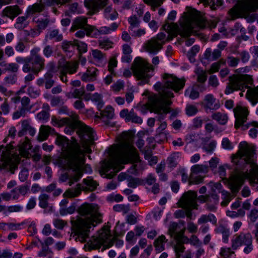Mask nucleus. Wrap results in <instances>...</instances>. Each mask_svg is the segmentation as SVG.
<instances>
[{
	"label": "nucleus",
	"mask_w": 258,
	"mask_h": 258,
	"mask_svg": "<svg viewBox=\"0 0 258 258\" xmlns=\"http://www.w3.org/2000/svg\"><path fill=\"white\" fill-rule=\"evenodd\" d=\"M208 171V167L207 165L196 164L192 166L191 173L198 175L201 173H206Z\"/></svg>",
	"instance_id": "79ce46f5"
},
{
	"label": "nucleus",
	"mask_w": 258,
	"mask_h": 258,
	"mask_svg": "<svg viewBox=\"0 0 258 258\" xmlns=\"http://www.w3.org/2000/svg\"><path fill=\"white\" fill-rule=\"evenodd\" d=\"M98 70L96 68H90L83 74L81 79L84 82L93 81L96 80V72Z\"/></svg>",
	"instance_id": "72a5a7b5"
},
{
	"label": "nucleus",
	"mask_w": 258,
	"mask_h": 258,
	"mask_svg": "<svg viewBox=\"0 0 258 258\" xmlns=\"http://www.w3.org/2000/svg\"><path fill=\"white\" fill-rule=\"evenodd\" d=\"M83 182L85 186H82V189L84 191H93L98 185V183L90 177L84 179Z\"/></svg>",
	"instance_id": "2f4dec72"
},
{
	"label": "nucleus",
	"mask_w": 258,
	"mask_h": 258,
	"mask_svg": "<svg viewBox=\"0 0 258 258\" xmlns=\"http://www.w3.org/2000/svg\"><path fill=\"white\" fill-rule=\"evenodd\" d=\"M48 37L50 39H55L56 41H60L62 39V35L59 34V31L57 29H54L50 31L49 34L45 36V40L46 42L47 41Z\"/></svg>",
	"instance_id": "de8ad7c7"
},
{
	"label": "nucleus",
	"mask_w": 258,
	"mask_h": 258,
	"mask_svg": "<svg viewBox=\"0 0 258 258\" xmlns=\"http://www.w3.org/2000/svg\"><path fill=\"white\" fill-rule=\"evenodd\" d=\"M62 49L67 53H69V57H71L75 50V43L71 41H64L61 45Z\"/></svg>",
	"instance_id": "49530a36"
},
{
	"label": "nucleus",
	"mask_w": 258,
	"mask_h": 258,
	"mask_svg": "<svg viewBox=\"0 0 258 258\" xmlns=\"http://www.w3.org/2000/svg\"><path fill=\"white\" fill-rule=\"evenodd\" d=\"M246 93V99L251 102L252 105L258 103V86L250 87L247 86Z\"/></svg>",
	"instance_id": "cd10ccee"
},
{
	"label": "nucleus",
	"mask_w": 258,
	"mask_h": 258,
	"mask_svg": "<svg viewBox=\"0 0 258 258\" xmlns=\"http://www.w3.org/2000/svg\"><path fill=\"white\" fill-rule=\"evenodd\" d=\"M11 141L6 146H0V162L4 167L9 166L12 173L17 168L20 161V158L15 153L14 148Z\"/></svg>",
	"instance_id": "ddd939ff"
},
{
	"label": "nucleus",
	"mask_w": 258,
	"mask_h": 258,
	"mask_svg": "<svg viewBox=\"0 0 258 258\" xmlns=\"http://www.w3.org/2000/svg\"><path fill=\"white\" fill-rule=\"evenodd\" d=\"M108 156V160L101 162L99 171L102 176L105 175V177L108 179L112 178L121 169V164L132 163L133 168L131 172L135 174L145 168V164L133 145L132 138L126 134L122 135V140L118 145L109 149Z\"/></svg>",
	"instance_id": "f03ea898"
},
{
	"label": "nucleus",
	"mask_w": 258,
	"mask_h": 258,
	"mask_svg": "<svg viewBox=\"0 0 258 258\" xmlns=\"http://www.w3.org/2000/svg\"><path fill=\"white\" fill-rule=\"evenodd\" d=\"M202 105L206 112L216 110L220 107L219 101L211 94L206 95L202 102Z\"/></svg>",
	"instance_id": "4be33fe9"
},
{
	"label": "nucleus",
	"mask_w": 258,
	"mask_h": 258,
	"mask_svg": "<svg viewBox=\"0 0 258 258\" xmlns=\"http://www.w3.org/2000/svg\"><path fill=\"white\" fill-rule=\"evenodd\" d=\"M128 22L130 24L129 30L133 31L135 28H137L140 25V21L136 16H132L128 18Z\"/></svg>",
	"instance_id": "864d4df0"
},
{
	"label": "nucleus",
	"mask_w": 258,
	"mask_h": 258,
	"mask_svg": "<svg viewBox=\"0 0 258 258\" xmlns=\"http://www.w3.org/2000/svg\"><path fill=\"white\" fill-rule=\"evenodd\" d=\"M109 227L104 226L96 236H93L88 242L89 250L99 249L102 245L103 249H105L112 246L114 243L117 247L123 245V241L115 237H112Z\"/></svg>",
	"instance_id": "1a4fd4ad"
},
{
	"label": "nucleus",
	"mask_w": 258,
	"mask_h": 258,
	"mask_svg": "<svg viewBox=\"0 0 258 258\" xmlns=\"http://www.w3.org/2000/svg\"><path fill=\"white\" fill-rule=\"evenodd\" d=\"M79 68L78 61H67L64 57H62L58 61V68L59 70V78L66 84L68 82V74L72 75L76 73Z\"/></svg>",
	"instance_id": "dca6fc26"
},
{
	"label": "nucleus",
	"mask_w": 258,
	"mask_h": 258,
	"mask_svg": "<svg viewBox=\"0 0 258 258\" xmlns=\"http://www.w3.org/2000/svg\"><path fill=\"white\" fill-rule=\"evenodd\" d=\"M185 230V228L183 227V228L179 231V233H177L174 236V239L176 241L182 243L183 245L184 243H188L190 242V238L184 235Z\"/></svg>",
	"instance_id": "58836bf2"
},
{
	"label": "nucleus",
	"mask_w": 258,
	"mask_h": 258,
	"mask_svg": "<svg viewBox=\"0 0 258 258\" xmlns=\"http://www.w3.org/2000/svg\"><path fill=\"white\" fill-rule=\"evenodd\" d=\"M166 242L167 240L164 235L159 236L155 240L154 244L157 252H160L164 250V244Z\"/></svg>",
	"instance_id": "c9c22d12"
},
{
	"label": "nucleus",
	"mask_w": 258,
	"mask_h": 258,
	"mask_svg": "<svg viewBox=\"0 0 258 258\" xmlns=\"http://www.w3.org/2000/svg\"><path fill=\"white\" fill-rule=\"evenodd\" d=\"M45 6L42 3H35L32 6H30L27 10V13L28 15H33L36 13H40L44 9Z\"/></svg>",
	"instance_id": "e433bc0d"
},
{
	"label": "nucleus",
	"mask_w": 258,
	"mask_h": 258,
	"mask_svg": "<svg viewBox=\"0 0 258 258\" xmlns=\"http://www.w3.org/2000/svg\"><path fill=\"white\" fill-rule=\"evenodd\" d=\"M221 55V51L218 49H214L213 51L211 49L207 48L205 52L204 57L209 61H214L218 59Z\"/></svg>",
	"instance_id": "7c9ffc66"
},
{
	"label": "nucleus",
	"mask_w": 258,
	"mask_h": 258,
	"mask_svg": "<svg viewBox=\"0 0 258 258\" xmlns=\"http://www.w3.org/2000/svg\"><path fill=\"white\" fill-rule=\"evenodd\" d=\"M208 222H210L213 224H216L217 219L214 215L209 214L208 215H202L198 221V222L199 224L206 223Z\"/></svg>",
	"instance_id": "a19ab883"
},
{
	"label": "nucleus",
	"mask_w": 258,
	"mask_h": 258,
	"mask_svg": "<svg viewBox=\"0 0 258 258\" xmlns=\"http://www.w3.org/2000/svg\"><path fill=\"white\" fill-rule=\"evenodd\" d=\"M92 55L95 61L97 63L100 64L102 63L103 60L106 58L105 54L98 49L92 50Z\"/></svg>",
	"instance_id": "ea45409f"
},
{
	"label": "nucleus",
	"mask_w": 258,
	"mask_h": 258,
	"mask_svg": "<svg viewBox=\"0 0 258 258\" xmlns=\"http://www.w3.org/2000/svg\"><path fill=\"white\" fill-rule=\"evenodd\" d=\"M95 27L88 24V19L85 17L80 16L76 18L73 21L71 31H77L75 36L78 38H83L85 35L90 36Z\"/></svg>",
	"instance_id": "2eb2a0df"
},
{
	"label": "nucleus",
	"mask_w": 258,
	"mask_h": 258,
	"mask_svg": "<svg viewBox=\"0 0 258 258\" xmlns=\"http://www.w3.org/2000/svg\"><path fill=\"white\" fill-rule=\"evenodd\" d=\"M197 200H198L197 192L188 190L182 195L177 204L182 208H197Z\"/></svg>",
	"instance_id": "6ab92c4d"
},
{
	"label": "nucleus",
	"mask_w": 258,
	"mask_h": 258,
	"mask_svg": "<svg viewBox=\"0 0 258 258\" xmlns=\"http://www.w3.org/2000/svg\"><path fill=\"white\" fill-rule=\"evenodd\" d=\"M185 95L188 96L191 99H195L199 97V93L195 89L191 88L186 90Z\"/></svg>",
	"instance_id": "e2e57ef3"
},
{
	"label": "nucleus",
	"mask_w": 258,
	"mask_h": 258,
	"mask_svg": "<svg viewBox=\"0 0 258 258\" xmlns=\"http://www.w3.org/2000/svg\"><path fill=\"white\" fill-rule=\"evenodd\" d=\"M40 48L34 47L30 51V55L28 56V64H24L23 71L25 73L30 72L37 75L44 69L45 59L40 54Z\"/></svg>",
	"instance_id": "4468645a"
},
{
	"label": "nucleus",
	"mask_w": 258,
	"mask_h": 258,
	"mask_svg": "<svg viewBox=\"0 0 258 258\" xmlns=\"http://www.w3.org/2000/svg\"><path fill=\"white\" fill-rule=\"evenodd\" d=\"M108 0H85V6L94 12H98L105 7Z\"/></svg>",
	"instance_id": "b1692460"
},
{
	"label": "nucleus",
	"mask_w": 258,
	"mask_h": 258,
	"mask_svg": "<svg viewBox=\"0 0 258 258\" xmlns=\"http://www.w3.org/2000/svg\"><path fill=\"white\" fill-rule=\"evenodd\" d=\"M212 117L221 124H225L228 120V116L226 114L219 112L213 114Z\"/></svg>",
	"instance_id": "37998d69"
},
{
	"label": "nucleus",
	"mask_w": 258,
	"mask_h": 258,
	"mask_svg": "<svg viewBox=\"0 0 258 258\" xmlns=\"http://www.w3.org/2000/svg\"><path fill=\"white\" fill-rule=\"evenodd\" d=\"M114 116V109L110 106H107L100 112V116L96 115V117L104 119L105 118L108 119L113 118Z\"/></svg>",
	"instance_id": "f704fd0d"
},
{
	"label": "nucleus",
	"mask_w": 258,
	"mask_h": 258,
	"mask_svg": "<svg viewBox=\"0 0 258 258\" xmlns=\"http://www.w3.org/2000/svg\"><path fill=\"white\" fill-rule=\"evenodd\" d=\"M113 43L108 39H103L98 41L99 46L101 48L107 50L112 47Z\"/></svg>",
	"instance_id": "052dcab7"
},
{
	"label": "nucleus",
	"mask_w": 258,
	"mask_h": 258,
	"mask_svg": "<svg viewBox=\"0 0 258 258\" xmlns=\"http://www.w3.org/2000/svg\"><path fill=\"white\" fill-rule=\"evenodd\" d=\"M84 88L79 89H75L72 92L69 93L67 96L69 98H80L84 94Z\"/></svg>",
	"instance_id": "6e6d98bb"
},
{
	"label": "nucleus",
	"mask_w": 258,
	"mask_h": 258,
	"mask_svg": "<svg viewBox=\"0 0 258 258\" xmlns=\"http://www.w3.org/2000/svg\"><path fill=\"white\" fill-rule=\"evenodd\" d=\"M52 223L55 228L58 230H62L68 225L67 221L58 218L53 219Z\"/></svg>",
	"instance_id": "5fc2aeb1"
},
{
	"label": "nucleus",
	"mask_w": 258,
	"mask_h": 258,
	"mask_svg": "<svg viewBox=\"0 0 258 258\" xmlns=\"http://www.w3.org/2000/svg\"><path fill=\"white\" fill-rule=\"evenodd\" d=\"M28 110L21 107L18 110L14 112L13 114V118L17 119L21 117H25Z\"/></svg>",
	"instance_id": "338daca9"
},
{
	"label": "nucleus",
	"mask_w": 258,
	"mask_h": 258,
	"mask_svg": "<svg viewBox=\"0 0 258 258\" xmlns=\"http://www.w3.org/2000/svg\"><path fill=\"white\" fill-rule=\"evenodd\" d=\"M252 237L249 233H240L235 235L232 240V248L236 249L240 246H245L243 251L248 254L253 250Z\"/></svg>",
	"instance_id": "f3484780"
},
{
	"label": "nucleus",
	"mask_w": 258,
	"mask_h": 258,
	"mask_svg": "<svg viewBox=\"0 0 258 258\" xmlns=\"http://www.w3.org/2000/svg\"><path fill=\"white\" fill-rule=\"evenodd\" d=\"M117 61L115 57L110 58L108 64V70L111 75H115L114 68L117 66Z\"/></svg>",
	"instance_id": "69168bd1"
},
{
	"label": "nucleus",
	"mask_w": 258,
	"mask_h": 258,
	"mask_svg": "<svg viewBox=\"0 0 258 258\" xmlns=\"http://www.w3.org/2000/svg\"><path fill=\"white\" fill-rule=\"evenodd\" d=\"M179 157V153H174L168 157V164L170 167H175L177 164V159Z\"/></svg>",
	"instance_id": "4d7b16f0"
},
{
	"label": "nucleus",
	"mask_w": 258,
	"mask_h": 258,
	"mask_svg": "<svg viewBox=\"0 0 258 258\" xmlns=\"http://www.w3.org/2000/svg\"><path fill=\"white\" fill-rule=\"evenodd\" d=\"M85 161L83 162L79 165L78 169H74L73 167L72 168H65L60 166H58L61 168L67 170H72L73 173L69 174L68 173L66 172L60 174L59 177V181L60 182H64L68 181V184L71 186L74 183L77 182L81 178L83 175V167L85 164Z\"/></svg>",
	"instance_id": "a211bd4d"
},
{
	"label": "nucleus",
	"mask_w": 258,
	"mask_h": 258,
	"mask_svg": "<svg viewBox=\"0 0 258 258\" xmlns=\"http://www.w3.org/2000/svg\"><path fill=\"white\" fill-rule=\"evenodd\" d=\"M240 62V58L232 55H228L226 57V64L230 68L236 67Z\"/></svg>",
	"instance_id": "8fccbe9b"
},
{
	"label": "nucleus",
	"mask_w": 258,
	"mask_h": 258,
	"mask_svg": "<svg viewBox=\"0 0 258 258\" xmlns=\"http://www.w3.org/2000/svg\"><path fill=\"white\" fill-rule=\"evenodd\" d=\"M28 15H29L27 13L24 16L18 17L17 19V22L15 25V28L20 30L26 28L28 25V22L27 21Z\"/></svg>",
	"instance_id": "4c0bfd02"
},
{
	"label": "nucleus",
	"mask_w": 258,
	"mask_h": 258,
	"mask_svg": "<svg viewBox=\"0 0 258 258\" xmlns=\"http://www.w3.org/2000/svg\"><path fill=\"white\" fill-rule=\"evenodd\" d=\"M217 26L215 20L208 21L202 18L200 13L195 9H190L188 12V16L186 18L185 23L179 29L176 24L173 25V28L169 24L164 26V29L172 30L178 31L179 34L183 37H188L191 34L196 31V29H204L207 27L210 29L215 28Z\"/></svg>",
	"instance_id": "423d86ee"
},
{
	"label": "nucleus",
	"mask_w": 258,
	"mask_h": 258,
	"mask_svg": "<svg viewBox=\"0 0 258 258\" xmlns=\"http://www.w3.org/2000/svg\"><path fill=\"white\" fill-rule=\"evenodd\" d=\"M77 211L85 218H79L75 222V234L71 236L76 241L84 242L89 237L90 229L102 222L101 215L98 212V206L94 204L85 203Z\"/></svg>",
	"instance_id": "39448f33"
},
{
	"label": "nucleus",
	"mask_w": 258,
	"mask_h": 258,
	"mask_svg": "<svg viewBox=\"0 0 258 258\" xmlns=\"http://www.w3.org/2000/svg\"><path fill=\"white\" fill-rule=\"evenodd\" d=\"M55 143L60 147L62 152L56 159L55 163L65 168L78 169L79 165L85 161V156L87 153H91L90 148L85 146H81L77 140L72 138L70 140L66 137L56 134Z\"/></svg>",
	"instance_id": "20e7f679"
},
{
	"label": "nucleus",
	"mask_w": 258,
	"mask_h": 258,
	"mask_svg": "<svg viewBox=\"0 0 258 258\" xmlns=\"http://www.w3.org/2000/svg\"><path fill=\"white\" fill-rule=\"evenodd\" d=\"M22 13V11L17 5L6 7L2 12L3 17H7L13 20Z\"/></svg>",
	"instance_id": "bb28decb"
},
{
	"label": "nucleus",
	"mask_w": 258,
	"mask_h": 258,
	"mask_svg": "<svg viewBox=\"0 0 258 258\" xmlns=\"http://www.w3.org/2000/svg\"><path fill=\"white\" fill-rule=\"evenodd\" d=\"M198 201L201 203H206L207 209L210 211H214L215 205L218 203L219 197L213 189L212 194L198 197Z\"/></svg>",
	"instance_id": "412c9836"
},
{
	"label": "nucleus",
	"mask_w": 258,
	"mask_h": 258,
	"mask_svg": "<svg viewBox=\"0 0 258 258\" xmlns=\"http://www.w3.org/2000/svg\"><path fill=\"white\" fill-rule=\"evenodd\" d=\"M162 46V42L157 41V39L152 38L147 41L145 44V48L149 52L155 53L161 49Z\"/></svg>",
	"instance_id": "393cba45"
},
{
	"label": "nucleus",
	"mask_w": 258,
	"mask_h": 258,
	"mask_svg": "<svg viewBox=\"0 0 258 258\" xmlns=\"http://www.w3.org/2000/svg\"><path fill=\"white\" fill-rule=\"evenodd\" d=\"M233 112L235 118V128L237 129L240 127L242 130H245L251 125L254 127L249 130V135L252 138H255L257 136L258 131L255 127H258V122L253 121L251 123H245L249 114L247 108L238 106L233 109Z\"/></svg>",
	"instance_id": "9b49d317"
},
{
	"label": "nucleus",
	"mask_w": 258,
	"mask_h": 258,
	"mask_svg": "<svg viewBox=\"0 0 258 258\" xmlns=\"http://www.w3.org/2000/svg\"><path fill=\"white\" fill-rule=\"evenodd\" d=\"M20 149L22 152H26L31 148V144L30 140L25 137L23 141L19 145Z\"/></svg>",
	"instance_id": "bf43d9fd"
},
{
	"label": "nucleus",
	"mask_w": 258,
	"mask_h": 258,
	"mask_svg": "<svg viewBox=\"0 0 258 258\" xmlns=\"http://www.w3.org/2000/svg\"><path fill=\"white\" fill-rule=\"evenodd\" d=\"M113 209L115 212H121L123 214H126L130 211V207L128 205L117 204L113 206Z\"/></svg>",
	"instance_id": "680f3d73"
},
{
	"label": "nucleus",
	"mask_w": 258,
	"mask_h": 258,
	"mask_svg": "<svg viewBox=\"0 0 258 258\" xmlns=\"http://www.w3.org/2000/svg\"><path fill=\"white\" fill-rule=\"evenodd\" d=\"M49 196L45 194H43L39 197V205L43 209H45L48 207V200Z\"/></svg>",
	"instance_id": "3c124183"
},
{
	"label": "nucleus",
	"mask_w": 258,
	"mask_h": 258,
	"mask_svg": "<svg viewBox=\"0 0 258 258\" xmlns=\"http://www.w3.org/2000/svg\"><path fill=\"white\" fill-rule=\"evenodd\" d=\"M132 71L128 69L124 70L123 76L124 77H130L132 74L141 82L140 85H143L149 82L150 79L153 75L150 74L154 70V67L148 62L145 59L141 57H136L133 62L131 67Z\"/></svg>",
	"instance_id": "6e6552de"
},
{
	"label": "nucleus",
	"mask_w": 258,
	"mask_h": 258,
	"mask_svg": "<svg viewBox=\"0 0 258 258\" xmlns=\"http://www.w3.org/2000/svg\"><path fill=\"white\" fill-rule=\"evenodd\" d=\"M204 176L190 173L189 179V185L199 184L204 181Z\"/></svg>",
	"instance_id": "09e8293b"
},
{
	"label": "nucleus",
	"mask_w": 258,
	"mask_h": 258,
	"mask_svg": "<svg viewBox=\"0 0 258 258\" xmlns=\"http://www.w3.org/2000/svg\"><path fill=\"white\" fill-rule=\"evenodd\" d=\"M82 190V185L81 184L79 183L77 184L75 188H71L67 189L64 192L63 196L64 197L68 198L77 197L81 194Z\"/></svg>",
	"instance_id": "473e14b6"
},
{
	"label": "nucleus",
	"mask_w": 258,
	"mask_h": 258,
	"mask_svg": "<svg viewBox=\"0 0 258 258\" xmlns=\"http://www.w3.org/2000/svg\"><path fill=\"white\" fill-rule=\"evenodd\" d=\"M253 80L252 77L246 74H233L228 77L224 91L225 94L228 95L234 91H242L246 89L248 85H251Z\"/></svg>",
	"instance_id": "f8f14e48"
},
{
	"label": "nucleus",
	"mask_w": 258,
	"mask_h": 258,
	"mask_svg": "<svg viewBox=\"0 0 258 258\" xmlns=\"http://www.w3.org/2000/svg\"><path fill=\"white\" fill-rule=\"evenodd\" d=\"M163 79L164 84L158 82L154 85L155 90L159 92L160 96L154 95L149 98L151 111L158 114L157 118L160 121L164 119L166 114L170 111L169 106L171 102L167 98L173 97V90L178 92L182 89L185 82L184 78L179 79L167 74L164 75Z\"/></svg>",
	"instance_id": "7ed1b4c3"
},
{
	"label": "nucleus",
	"mask_w": 258,
	"mask_h": 258,
	"mask_svg": "<svg viewBox=\"0 0 258 258\" xmlns=\"http://www.w3.org/2000/svg\"><path fill=\"white\" fill-rule=\"evenodd\" d=\"M59 113L60 114H66L70 116V117H63L60 119H58L55 116L52 117L51 121L52 125L59 127L63 126H65V127L70 126L71 123L74 121L72 116H74V115H77L76 113L73 111L70 112L68 108L65 106L61 107L59 109Z\"/></svg>",
	"instance_id": "aec40b11"
},
{
	"label": "nucleus",
	"mask_w": 258,
	"mask_h": 258,
	"mask_svg": "<svg viewBox=\"0 0 258 258\" xmlns=\"http://www.w3.org/2000/svg\"><path fill=\"white\" fill-rule=\"evenodd\" d=\"M53 75L51 73L48 72L44 76V80L45 84L46 89H50L54 85V81L52 79Z\"/></svg>",
	"instance_id": "603ef678"
},
{
	"label": "nucleus",
	"mask_w": 258,
	"mask_h": 258,
	"mask_svg": "<svg viewBox=\"0 0 258 258\" xmlns=\"http://www.w3.org/2000/svg\"><path fill=\"white\" fill-rule=\"evenodd\" d=\"M120 117L124 119L126 122L131 121L133 123L141 124L143 119L134 112L133 109L129 111L127 109H123L120 111Z\"/></svg>",
	"instance_id": "5701e85b"
},
{
	"label": "nucleus",
	"mask_w": 258,
	"mask_h": 258,
	"mask_svg": "<svg viewBox=\"0 0 258 258\" xmlns=\"http://www.w3.org/2000/svg\"><path fill=\"white\" fill-rule=\"evenodd\" d=\"M118 27L116 23H113L109 27L103 26L99 28L98 32L102 34H108L115 31Z\"/></svg>",
	"instance_id": "c03bdc74"
},
{
	"label": "nucleus",
	"mask_w": 258,
	"mask_h": 258,
	"mask_svg": "<svg viewBox=\"0 0 258 258\" xmlns=\"http://www.w3.org/2000/svg\"><path fill=\"white\" fill-rule=\"evenodd\" d=\"M165 0H144L147 5L151 6L152 10L155 11L156 9L162 5Z\"/></svg>",
	"instance_id": "13d9d810"
},
{
	"label": "nucleus",
	"mask_w": 258,
	"mask_h": 258,
	"mask_svg": "<svg viewBox=\"0 0 258 258\" xmlns=\"http://www.w3.org/2000/svg\"><path fill=\"white\" fill-rule=\"evenodd\" d=\"M258 10V0H242L238 2L236 8L231 9L229 14L232 20L238 18L246 19L247 22H253L255 19L254 14L250 13Z\"/></svg>",
	"instance_id": "9d476101"
},
{
	"label": "nucleus",
	"mask_w": 258,
	"mask_h": 258,
	"mask_svg": "<svg viewBox=\"0 0 258 258\" xmlns=\"http://www.w3.org/2000/svg\"><path fill=\"white\" fill-rule=\"evenodd\" d=\"M21 124L22 129L18 132V136L22 137L27 133L32 137L35 135L36 131L31 125L30 120L29 119H25L22 120L21 121Z\"/></svg>",
	"instance_id": "a878e982"
},
{
	"label": "nucleus",
	"mask_w": 258,
	"mask_h": 258,
	"mask_svg": "<svg viewBox=\"0 0 258 258\" xmlns=\"http://www.w3.org/2000/svg\"><path fill=\"white\" fill-rule=\"evenodd\" d=\"M216 231L217 233H220L223 236V239L224 242H227L228 236L229 235V231L228 229L224 227L223 226H219L217 229Z\"/></svg>",
	"instance_id": "0e129e2a"
},
{
	"label": "nucleus",
	"mask_w": 258,
	"mask_h": 258,
	"mask_svg": "<svg viewBox=\"0 0 258 258\" xmlns=\"http://www.w3.org/2000/svg\"><path fill=\"white\" fill-rule=\"evenodd\" d=\"M33 21L37 24V28L41 31L46 28L50 23V19L47 16L43 17L35 16L34 17Z\"/></svg>",
	"instance_id": "c756f323"
},
{
	"label": "nucleus",
	"mask_w": 258,
	"mask_h": 258,
	"mask_svg": "<svg viewBox=\"0 0 258 258\" xmlns=\"http://www.w3.org/2000/svg\"><path fill=\"white\" fill-rule=\"evenodd\" d=\"M55 131L48 125H42L39 129V135L37 137V140L40 142L46 140L49 135L54 133Z\"/></svg>",
	"instance_id": "c85d7f7f"
},
{
	"label": "nucleus",
	"mask_w": 258,
	"mask_h": 258,
	"mask_svg": "<svg viewBox=\"0 0 258 258\" xmlns=\"http://www.w3.org/2000/svg\"><path fill=\"white\" fill-rule=\"evenodd\" d=\"M73 122L70 126H66L64 132L67 135H72L76 131L81 141V146H85L90 148V146L93 144L95 140V134L93 129L79 120L78 115L72 116Z\"/></svg>",
	"instance_id": "0eeeda50"
},
{
	"label": "nucleus",
	"mask_w": 258,
	"mask_h": 258,
	"mask_svg": "<svg viewBox=\"0 0 258 258\" xmlns=\"http://www.w3.org/2000/svg\"><path fill=\"white\" fill-rule=\"evenodd\" d=\"M254 148L246 142H241L235 154L231 156V162L236 165L237 169L229 178V185L233 196L227 191H220L222 195L221 205L227 206L232 199L239 191L247 179L251 185L258 184V165L254 162L253 157Z\"/></svg>",
	"instance_id": "f257e3e1"
},
{
	"label": "nucleus",
	"mask_w": 258,
	"mask_h": 258,
	"mask_svg": "<svg viewBox=\"0 0 258 258\" xmlns=\"http://www.w3.org/2000/svg\"><path fill=\"white\" fill-rule=\"evenodd\" d=\"M144 154V158L148 160L150 165L156 164L158 161V158L156 156H153L152 152L150 150L143 151Z\"/></svg>",
	"instance_id": "a18cd8bd"
},
{
	"label": "nucleus",
	"mask_w": 258,
	"mask_h": 258,
	"mask_svg": "<svg viewBox=\"0 0 258 258\" xmlns=\"http://www.w3.org/2000/svg\"><path fill=\"white\" fill-rule=\"evenodd\" d=\"M79 13L80 10L78 7V4L77 3H75L69 6V10L66 12V14L67 15H70L71 14Z\"/></svg>",
	"instance_id": "774afa93"
}]
</instances>
